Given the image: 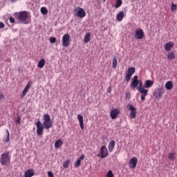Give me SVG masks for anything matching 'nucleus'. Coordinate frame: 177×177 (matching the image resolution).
Listing matches in <instances>:
<instances>
[{"label": "nucleus", "mask_w": 177, "mask_h": 177, "mask_svg": "<svg viewBox=\"0 0 177 177\" xmlns=\"http://www.w3.org/2000/svg\"><path fill=\"white\" fill-rule=\"evenodd\" d=\"M53 122L50 120V115L48 113H45L43 115V124L39 120L36 122L37 127V134L39 136H41L44 132V129H50L52 128V125Z\"/></svg>", "instance_id": "nucleus-1"}, {"label": "nucleus", "mask_w": 177, "mask_h": 177, "mask_svg": "<svg viewBox=\"0 0 177 177\" xmlns=\"http://www.w3.org/2000/svg\"><path fill=\"white\" fill-rule=\"evenodd\" d=\"M14 16L19 23H22L23 24H28L31 21V17L27 11L15 12Z\"/></svg>", "instance_id": "nucleus-2"}, {"label": "nucleus", "mask_w": 177, "mask_h": 177, "mask_svg": "<svg viewBox=\"0 0 177 177\" xmlns=\"http://www.w3.org/2000/svg\"><path fill=\"white\" fill-rule=\"evenodd\" d=\"M11 158L12 156L10 155V152L5 151L1 155L0 163L1 165H9V164H10Z\"/></svg>", "instance_id": "nucleus-3"}, {"label": "nucleus", "mask_w": 177, "mask_h": 177, "mask_svg": "<svg viewBox=\"0 0 177 177\" xmlns=\"http://www.w3.org/2000/svg\"><path fill=\"white\" fill-rule=\"evenodd\" d=\"M75 16L77 17H80V19H82L86 16V12H85V10H84V8L77 7L75 9Z\"/></svg>", "instance_id": "nucleus-4"}, {"label": "nucleus", "mask_w": 177, "mask_h": 177, "mask_svg": "<svg viewBox=\"0 0 177 177\" xmlns=\"http://www.w3.org/2000/svg\"><path fill=\"white\" fill-rule=\"evenodd\" d=\"M138 91L142 94L140 96L141 100H146V96H147V93H149V90L146 89L145 87H138Z\"/></svg>", "instance_id": "nucleus-5"}, {"label": "nucleus", "mask_w": 177, "mask_h": 177, "mask_svg": "<svg viewBox=\"0 0 177 177\" xmlns=\"http://www.w3.org/2000/svg\"><path fill=\"white\" fill-rule=\"evenodd\" d=\"M127 109H129V110H130V118H136V108H135V106H133V105L132 104H129L127 106Z\"/></svg>", "instance_id": "nucleus-6"}, {"label": "nucleus", "mask_w": 177, "mask_h": 177, "mask_svg": "<svg viewBox=\"0 0 177 177\" xmlns=\"http://www.w3.org/2000/svg\"><path fill=\"white\" fill-rule=\"evenodd\" d=\"M70 44V35L65 34L62 37V46L67 47Z\"/></svg>", "instance_id": "nucleus-7"}, {"label": "nucleus", "mask_w": 177, "mask_h": 177, "mask_svg": "<svg viewBox=\"0 0 177 177\" xmlns=\"http://www.w3.org/2000/svg\"><path fill=\"white\" fill-rule=\"evenodd\" d=\"M163 93L164 89H162V88H158L154 92L153 96L154 97H156V99H161V97L162 96Z\"/></svg>", "instance_id": "nucleus-8"}, {"label": "nucleus", "mask_w": 177, "mask_h": 177, "mask_svg": "<svg viewBox=\"0 0 177 177\" xmlns=\"http://www.w3.org/2000/svg\"><path fill=\"white\" fill-rule=\"evenodd\" d=\"M101 158H106L109 156V151L106 146H103L100 148Z\"/></svg>", "instance_id": "nucleus-9"}, {"label": "nucleus", "mask_w": 177, "mask_h": 177, "mask_svg": "<svg viewBox=\"0 0 177 177\" xmlns=\"http://www.w3.org/2000/svg\"><path fill=\"white\" fill-rule=\"evenodd\" d=\"M143 37H145L143 30L138 29L136 31L135 38H136L137 39H143Z\"/></svg>", "instance_id": "nucleus-10"}, {"label": "nucleus", "mask_w": 177, "mask_h": 177, "mask_svg": "<svg viewBox=\"0 0 177 177\" xmlns=\"http://www.w3.org/2000/svg\"><path fill=\"white\" fill-rule=\"evenodd\" d=\"M129 164H130L131 168H132L133 169H135L136 168V165H138V158L133 157L129 160Z\"/></svg>", "instance_id": "nucleus-11"}, {"label": "nucleus", "mask_w": 177, "mask_h": 177, "mask_svg": "<svg viewBox=\"0 0 177 177\" xmlns=\"http://www.w3.org/2000/svg\"><path fill=\"white\" fill-rule=\"evenodd\" d=\"M139 85V80H138V76H134L133 78V81L130 85V87L133 89H135L136 86Z\"/></svg>", "instance_id": "nucleus-12"}, {"label": "nucleus", "mask_w": 177, "mask_h": 177, "mask_svg": "<svg viewBox=\"0 0 177 177\" xmlns=\"http://www.w3.org/2000/svg\"><path fill=\"white\" fill-rule=\"evenodd\" d=\"M120 111L117 109H111L110 112L111 118L112 120H115L117 118V115H118V113Z\"/></svg>", "instance_id": "nucleus-13"}, {"label": "nucleus", "mask_w": 177, "mask_h": 177, "mask_svg": "<svg viewBox=\"0 0 177 177\" xmlns=\"http://www.w3.org/2000/svg\"><path fill=\"white\" fill-rule=\"evenodd\" d=\"M153 84H154V82H153V80H145L144 84V88H145V89H148L149 88H151Z\"/></svg>", "instance_id": "nucleus-14"}, {"label": "nucleus", "mask_w": 177, "mask_h": 177, "mask_svg": "<svg viewBox=\"0 0 177 177\" xmlns=\"http://www.w3.org/2000/svg\"><path fill=\"white\" fill-rule=\"evenodd\" d=\"M77 120L80 122L81 129H84V116L77 115Z\"/></svg>", "instance_id": "nucleus-15"}, {"label": "nucleus", "mask_w": 177, "mask_h": 177, "mask_svg": "<svg viewBox=\"0 0 177 177\" xmlns=\"http://www.w3.org/2000/svg\"><path fill=\"white\" fill-rule=\"evenodd\" d=\"M35 172L32 169H28L24 173V177H32L34 176Z\"/></svg>", "instance_id": "nucleus-16"}, {"label": "nucleus", "mask_w": 177, "mask_h": 177, "mask_svg": "<svg viewBox=\"0 0 177 177\" xmlns=\"http://www.w3.org/2000/svg\"><path fill=\"white\" fill-rule=\"evenodd\" d=\"M30 86H31V83L29 82L27 83L26 86L22 91V97L26 96V95L27 94V91L30 89Z\"/></svg>", "instance_id": "nucleus-17"}, {"label": "nucleus", "mask_w": 177, "mask_h": 177, "mask_svg": "<svg viewBox=\"0 0 177 177\" xmlns=\"http://www.w3.org/2000/svg\"><path fill=\"white\" fill-rule=\"evenodd\" d=\"M174 46V42L172 41H169L168 43L166 44L165 46V50H167V52L171 50V48Z\"/></svg>", "instance_id": "nucleus-18"}, {"label": "nucleus", "mask_w": 177, "mask_h": 177, "mask_svg": "<svg viewBox=\"0 0 177 177\" xmlns=\"http://www.w3.org/2000/svg\"><path fill=\"white\" fill-rule=\"evenodd\" d=\"M115 146V141L111 140L109 144V153H111V151H113V149H114Z\"/></svg>", "instance_id": "nucleus-19"}, {"label": "nucleus", "mask_w": 177, "mask_h": 177, "mask_svg": "<svg viewBox=\"0 0 177 177\" xmlns=\"http://www.w3.org/2000/svg\"><path fill=\"white\" fill-rule=\"evenodd\" d=\"M124 14L123 11L120 12L116 16V19L118 21H122V19H124Z\"/></svg>", "instance_id": "nucleus-20"}, {"label": "nucleus", "mask_w": 177, "mask_h": 177, "mask_svg": "<svg viewBox=\"0 0 177 177\" xmlns=\"http://www.w3.org/2000/svg\"><path fill=\"white\" fill-rule=\"evenodd\" d=\"M91 41V33L86 32L84 35V43L88 44Z\"/></svg>", "instance_id": "nucleus-21"}, {"label": "nucleus", "mask_w": 177, "mask_h": 177, "mask_svg": "<svg viewBox=\"0 0 177 177\" xmlns=\"http://www.w3.org/2000/svg\"><path fill=\"white\" fill-rule=\"evenodd\" d=\"M166 89H167V91H171V89H172V88H174V84H172V82L171 81H168L165 85Z\"/></svg>", "instance_id": "nucleus-22"}, {"label": "nucleus", "mask_w": 177, "mask_h": 177, "mask_svg": "<svg viewBox=\"0 0 177 177\" xmlns=\"http://www.w3.org/2000/svg\"><path fill=\"white\" fill-rule=\"evenodd\" d=\"M37 67L39 68H44V67H45V59H41L39 61V62L37 64Z\"/></svg>", "instance_id": "nucleus-23"}, {"label": "nucleus", "mask_w": 177, "mask_h": 177, "mask_svg": "<svg viewBox=\"0 0 177 177\" xmlns=\"http://www.w3.org/2000/svg\"><path fill=\"white\" fill-rule=\"evenodd\" d=\"M62 145H63V141L61 139H59L55 143V148L59 149V147H62Z\"/></svg>", "instance_id": "nucleus-24"}, {"label": "nucleus", "mask_w": 177, "mask_h": 177, "mask_svg": "<svg viewBox=\"0 0 177 177\" xmlns=\"http://www.w3.org/2000/svg\"><path fill=\"white\" fill-rule=\"evenodd\" d=\"M167 59L168 60H174L175 59V53L174 52L169 53Z\"/></svg>", "instance_id": "nucleus-25"}, {"label": "nucleus", "mask_w": 177, "mask_h": 177, "mask_svg": "<svg viewBox=\"0 0 177 177\" xmlns=\"http://www.w3.org/2000/svg\"><path fill=\"white\" fill-rule=\"evenodd\" d=\"M170 9H171V13H175V12H176L177 10L176 4L172 3L170 7Z\"/></svg>", "instance_id": "nucleus-26"}, {"label": "nucleus", "mask_w": 177, "mask_h": 177, "mask_svg": "<svg viewBox=\"0 0 177 177\" xmlns=\"http://www.w3.org/2000/svg\"><path fill=\"white\" fill-rule=\"evenodd\" d=\"M127 73L129 74L131 76L133 75V74H135V68L134 67L129 68Z\"/></svg>", "instance_id": "nucleus-27"}, {"label": "nucleus", "mask_w": 177, "mask_h": 177, "mask_svg": "<svg viewBox=\"0 0 177 177\" xmlns=\"http://www.w3.org/2000/svg\"><path fill=\"white\" fill-rule=\"evenodd\" d=\"M121 5H122V0H116V3L115 5V9H118V8H120V6H121Z\"/></svg>", "instance_id": "nucleus-28"}, {"label": "nucleus", "mask_w": 177, "mask_h": 177, "mask_svg": "<svg viewBox=\"0 0 177 177\" xmlns=\"http://www.w3.org/2000/svg\"><path fill=\"white\" fill-rule=\"evenodd\" d=\"M40 10L41 15H46L48 13V9L46 7H41Z\"/></svg>", "instance_id": "nucleus-29"}, {"label": "nucleus", "mask_w": 177, "mask_h": 177, "mask_svg": "<svg viewBox=\"0 0 177 177\" xmlns=\"http://www.w3.org/2000/svg\"><path fill=\"white\" fill-rule=\"evenodd\" d=\"M112 67L113 68H117V58H113Z\"/></svg>", "instance_id": "nucleus-30"}, {"label": "nucleus", "mask_w": 177, "mask_h": 177, "mask_svg": "<svg viewBox=\"0 0 177 177\" xmlns=\"http://www.w3.org/2000/svg\"><path fill=\"white\" fill-rule=\"evenodd\" d=\"M69 165H70V160H66V161L64 163L63 167H64V168L67 169V168H68V166H69Z\"/></svg>", "instance_id": "nucleus-31"}, {"label": "nucleus", "mask_w": 177, "mask_h": 177, "mask_svg": "<svg viewBox=\"0 0 177 177\" xmlns=\"http://www.w3.org/2000/svg\"><path fill=\"white\" fill-rule=\"evenodd\" d=\"M132 75H130L129 73H127L126 76H125V80L127 81V82H129V81L131 80Z\"/></svg>", "instance_id": "nucleus-32"}, {"label": "nucleus", "mask_w": 177, "mask_h": 177, "mask_svg": "<svg viewBox=\"0 0 177 177\" xmlns=\"http://www.w3.org/2000/svg\"><path fill=\"white\" fill-rule=\"evenodd\" d=\"M168 158L171 160V161H174V160H175V155L172 153H169Z\"/></svg>", "instance_id": "nucleus-33"}, {"label": "nucleus", "mask_w": 177, "mask_h": 177, "mask_svg": "<svg viewBox=\"0 0 177 177\" xmlns=\"http://www.w3.org/2000/svg\"><path fill=\"white\" fill-rule=\"evenodd\" d=\"M106 177H114V174L111 170L108 171L106 174Z\"/></svg>", "instance_id": "nucleus-34"}, {"label": "nucleus", "mask_w": 177, "mask_h": 177, "mask_svg": "<svg viewBox=\"0 0 177 177\" xmlns=\"http://www.w3.org/2000/svg\"><path fill=\"white\" fill-rule=\"evenodd\" d=\"M10 140V136L8 135V136H7L6 137H5V138H3V142H5L6 143H8Z\"/></svg>", "instance_id": "nucleus-35"}, {"label": "nucleus", "mask_w": 177, "mask_h": 177, "mask_svg": "<svg viewBox=\"0 0 177 177\" xmlns=\"http://www.w3.org/2000/svg\"><path fill=\"white\" fill-rule=\"evenodd\" d=\"M50 44H55L56 42V37H50Z\"/></svg>", "instance_id": "nucleus-36"}, {"label": "nucleus", "mask_w": 177, "mask_h": 177, "mask_svg": "<svg viewBox=\"0 0 177 177\" xmlns=\"http://www.w3.org/2000/svg\"><path fill=\"white\" fill-rule=\"evenodd\" d=\"M80 165H81V162L80 160L77 159L75 162V167H80Z\"/></svg>", "instance_id": "nucleus-37"}, {"label": "nucleus", "mask_w": 177, "mask_h": 177, "mask_svg": "<svg viewBox=\"0 0 177 177\" xmlns=\"http://www.w3.org/2000/svg\"><path fill=\"white\" fill-rule=\"evenodd\" d=\"M21 121V118L20 117H18L16 120V124H20Z\"/></svg>", "instance_id": "nucleus-38"}, {"label": "nucleus", "mask_w": 177, "mask_h": 177, "mask_svg": "<svg viewBox=\"0 0 177 177\" xmlns=\"http://www.w3.org/2000/svg\"><path fill=\"white\" fill-rule=\"evenodd\" d=\"M48 177H53V173L52 171L48 172Z\"/></svg>", "instance_id": "nucleus-39"}, {"label": "nucleus", "mask_w": 177, "mask_h": 177, "mask_svg": "<svg viewBox=\"0 0 177 177\" xmlns=\"http://www.w3.org/2000/svg\"><path fill=\"white\" fill-rule=\"evenodd\" d=\"M5 28V24L3 22H0V28Z\"/></svg>", "instance_id": "nucleus-40"}, {"label": "nucleus", "mask_w": 177, "mask_h": 177, "mask_svg": "<svg viewBox=\"0 0 177 177\" xmlns=\"http://www.w3.org/2000/svg\"><path fill=\"white\" fill-rule=\"evenodd\" d=\"M126 97H127V99H131V93H126Z\"/></svg>", "instance_id": "nucleus-41"}, {"label": "nucleus", "mask_w": 177, "mask_h": 177, "mask_svg": "<svg viewBox=\"0 0 177 177\" xmlns=\"http://www.w3.org/2000/svg\"><path fill=\"white\" fill-rule=\"evenodd\" d=\"M5 98V95L0 93V100H2V99Z\"/></svg>", "instance_id": "nucleus-42"}, {"label": "nucleus", "mask_w": 177, "mask_h": 177, "mask_svg": "<svg viewBox=\"0 0 177 177\" xmlns=\"http://www.w3.org/2000/svg\"><path fill=\"white\" fill-rule=\"evenodd\" d=\"M84 158H85V156L81 155V156L80 157V158L78 160H80V162H81V161H82V160H84Z\"/></svg>", "instance_id": "nucleus-43"}, {"label": "nucleus", "mask_w": 177, "mask_h": 177, "mask_svg": "<svg viewBox=\"0 0 177 177\" xmlns=\"http://www.w3.org/2000/svg\"><path fill=\"white\" fill-rule=\"evenodd\" d=\"M10 22L12 23V24L15 23V18L10 17Z\"/></svg>", "instance_id": "nucleus-44"}, {"label": "nucleus", "mask_w": 177, "mask_h": 177, "mask_svg": "<svg viewBox=\"0 0 177 177\" xmlns=\"http://www.w3.org/2000/svg\"><path fill=\"white\" fill-rule=\"evenodd\" d=\"M107 93H111V86H109V88H107Z\"/></svg>", "instance_id": "nucleus-45"}, {"label": "nucleus", "mask_w": 177, "mask_h": 177, "mask_svg": "<svg viewBox=\"0 0 177 177\" xmlns=\"http://www.w3.org/2000/svg\"><path fill=\"white\" fill-rule=\"evenodd\" d=\"M138 85V88H144V86H142V82H139Z\"/></svg>", "instance_id": "nucleus-46"}, {"label": "nucleus", "mask_w": 177, "mask_h": 177, "mask_svg": "<svg viewBox=\"0 0 177 177\" xmlns=\"http://www.w3.org/2000/svg\"><path fill=\"white\" fill-rule=\"evenodd\" d=\"M6 131L7 136H10L9 130L6 129Z\"/></svg>", "instance_id": "nucleus-47"}, {"label": "nucleus", "mask_w": 177, "mask_h": 177, "mask_svg": "<svg viewBox=\"0 0 177 177\" xmlns=\"http://www.w3.org/2000/svg\"><path fill=\"white\" fill-rule=\"evenodd\" d=\"M10 1H11V2H12V3L17 2V0H10Z\"/></svg>", "instance_id": "nucleus-48"}, {"label": "nucleus", "mask_w": 177, "mask_h": 177, "mask_svg": "<svg viewBox=\"0 0 177 177\" xmlns=\"http://www.w3.org/2000/svg\"><path fill=\"white\" fill-rule=\"evenodd\" d=\"M104 1V2H106V0H103Z\"/></svg>", "instance_id": "nucleus-49"}]
</instances>
